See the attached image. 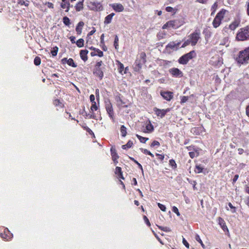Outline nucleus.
I'll list each match as a JSON object with an SVG mask.
<instances>
[{"label":"nucleus","instance_id":"29","mask_svg":"<svg viewBox=\"0 0 249 249\" xmlns=\"http://www.w3.org/2000/svg\"><path fill=\"white\" fill-rule=\"evenodd\" d=\"M132 144L133 142L129 140L128 141L126 144L123 145L122 147L124 149H126L127 148H130L132 146Z\"/></svg>","mask_w":249,"mask_h":249},{"label":"nucleus","instance_id":"8","mask_svg":"<svg viewBox=\"0 0 249 249\" xmlns=\"http://www.w3.org/2000/svg\"><path fill=\"white\" fill-rule=\"evenodd\" d=\"M189 38L191 42V45L195 46L200 38L199 33L195 32L189 36Z\"/></svg>","mask_w":249,"mask_h":249},{"label":"nucleus","instance_id":"62","mask_svg":"<svg viewBox=\"0 0 249 249\" xmlns=\"http://www.w3.org/2000/svg\"><path fill=\"white\" fill-rule=\"evenodd\" d=\"M166 10L167 12H171L174 10V9L171 7L168 6L166 8Z\"/></svg>","mask_w":249,"mask_h":249},{"label":"nucleus","instance_id":"58","mask_svg":"<svg viewBox=\"0 0 249 249\" xmlns=\"http://www.w3.org/2000/svg\"><path fill=\"white\" fill-rule=\"evenodd\" d=\"M103 64V62L102 61L97 62L95 66V68H101V66H102Z\"/></svg>","mask_w":249,"mask_h":249},{"label":"nucleus","instance_id":"33","mask_svg":"<svg viewBox=\"0 0 249 249\" xmlns=\"http://www.w3.org/2000/svg\"><path fill=\"white\" fill-rule=\"evenodd\" d=\"M203 169V168L200 165H196V166L195 172L196 173H200L202 172Z\"/></svg>","mask_w":249,"mask_h":249},{"label":"nucleus","instance_id":"5","mask_svg":"<svg viewBox=\"0 0 249 249\" xmlns=\"http://www.w3.org/2000/svg\"><path fill=\"white\" fill-rule=\"evenodd\" d=\"M226 12V10L223 9L217 13L213 22V25L214 28H217L220 25Z\"/></svg>","mask_w":249,"mask_h":249},{"label":"nucleus","instance_id":"50","mask_svg":"<svg viewBox=\"0 0 249 249\" xmlns=\"http://www.w3.org/2000/svg\"><path fill=\"white\" fill-rule=\"evenodd\" d=\"M53 104L55 106H59L61 103L60 102V100L58 99H55L53 101Z\"/></svg>","mask_w":249,"mask_h":249},{"label":"nucleus","instance_id":"54","mask_svg":"<svg viewBox=\"0 0 249 249\" xmlns=\"http://www.w3.org/2000/svg\"><path fill=\"white\" fill-rule=\"evenodd\" d=\"M89 99L91 103H95V96L93 94H91L89 96Z\"/></svg>","mask_w":249,"mask_h":249},{"label":"nucleus","instance_id":"6","mask_svg":"<svg viewBox=\"0 0 249 249\" xmlns=\"http://www.w3.org/2000/svg\"><path fill=\"white\" fill-rule=\"evenodd\" d=\"M89 7L91 10L95 11H100L103 10V6L100 2L93 1H90Z\"/></svg>","mask_w":249,"mask_h":249},{"label":"nucleus","instance_id":"32","mask_svg":"<svg viewBox=\"0 0 249 249\" xmlns=\"http://www.w3.org/2000/svg\"><path fill=\"white\" fill-rule=\"evenodd\" d=\"M63 21L64 24L66 26H69L71 24L69 18L66 16L63 17Z\"/></svg>","mask_w":249,"mask_h":249},{"label":"nucleus","instance_id":"1","mask_svg":"<svg viewBox=\"0 0 249 249\" xmlns=\"http://www.w3.org/2000/svg\"><path fill=\"white\" fill-rule=\"evenodd\" d=\"M235 60L240 64L246 65L248 64L249 62V47L240 51Z\"/></svg>","mask_w":249,"mask_h":249},{"label":"nucleus","instance_id":"10","mask_svg":"<svg viewBox=\"0 0 249 249\" xmlns=\"http://www.w3.org/2000/svg\"><path fill=\"white\" fill-rule=\"evenodd\" d=\"M180 44V42H179L177 43H175V42H171L166 46V48L167 51H168L169 49L176 51L178 49V47Z\"/></svg>","mask_w":249,"mask_h":249},{"label":"nucleus","instance_id":"64","mask_svg":"<svg viewBox=\"0 0 249 249\" xmlns=\"http://www.w3.org/2000/svg\"><path fill=\"white\" fill-rule=\"evenodd\" d=\"M246 110V114L249 117V105L247 107Z\"/></svg>","mask_w":249,"mask_h":249},{"label":"nucleus","instance_id":"13","mask_svg":"<svg viewBox=\"0 0 249 249\" xmlns=\"http://www.w3.org/2000/svg\"><path fill=\"white\" fill-rule=\"evenodd\" d=\"M112 8L117 12H121L124 11V7L122 4L114 3L111 5Z\"/></svg>","mask_w":249,"mask_h":249},{"label":"nucleus","instance_id":"59","mask_svg":"<svg viewBox=\"0 0 249 249\" xmlns=\"http://www.w3.org/2000/svg\"><path fill=\"white\" fill-rule=\"evenodd\" d=\"M69 39H70L71 42L72 43H75V37L74 36H71L69 37Z\"/></svg>","mask_w":249,"mask_h":249},{"label":"nucleus","instance_id":"47","mask_svg":"<svg viewBox=\"0 0 249 249\" xmlns=\"http://www.w3.org/2000/svg\"><path fill=\"white\" fill-rule=\"evenodd\" d=\"M172 211H173V212L176 213L177 214L178 216L180 215V213H179V212L178 211V209L176 207L174 206L173 207Z\"/></svg>","mask_w":249,"mask_h":249},{"label":"nucleus","instance_id":"19","mask_svg":"<svg viewBox=\"0 0 249 249\" xmlns=\"http://www.w3.org/2000/svg\"><path fill=\"white\" fill-rule=\"evenodd\" d=\"M110 152L112 160L115 163H117L118 161H117V160L119 158V156H118L115 149H113V148H111L110 149Z\"/></svg>","mask_w":249,"mask_h":249},{"label":"nucleus","instance_id":"17","mask_svg":"<svg viewBox=\"0 0 249 249\" xmlns=\"http://www.w3.org/2000/svg\"><path fill=\"white\" fill-rule=\"evenodd\" d=\"M89 51L87 50H82L80 52V55L81 58L84 61H86L88 60L87 54Z\"/></svg>","mask_w":249,"mask_h":249},{"label":"nucleus","instance_id":"60","mask_svg":"<svg viewBox=\"0 0 249 249\" xmlns=\"http://www.w3.org/2000/svg\"><path fill=\"white\" fill-rule=\"evenodd\" d=\"M96 32V30L94 28H93V30H91V31H90L88 34V36H91L95 32Z\"/></svg>","mask_w":249,"mask_h":249},{"label":"nucleus","instance_id":"48","mask_svg":"<svg viewBox=\"0 0 249 249\" xmlns=\"http://www.w3.org/2000/svg\"><path fill=\"white\" fill-rule=\"evenodd\" d=\"M157 226L160 229H161L162 230H163L165 231L168 232V231H171L170 229L168 227H161L160 226H158L157 225Z\"/></svg>","mask_w":249,"mask_h":249},{"label":"nucleus","instance_id":"63","mask_svg":"<svg viewBox=\"0 0 249 249\" xmlns=\"http://www.w3.org/2000/svg\"><path fill=\"white\" fill-rule=\"evenodd\" d=\"M47 6L49 8H53V4L52 3H51V2H48L47 3Z\"/></svg>","mask_w":249,"mask_h":249},{"label":"nucleus","instance_id":"37","mask_svg":"<svg viewBox=\"0 0 249 249\" xmlns=\"http://www.w3.org/2000/svg\"><path fill=\"white\" fill-rule=\"evenodd\" d=\"M189 154L190 157L193 159L195 157L198 156L199 152L197 151H196L195 152H190Z\"/></svg>","mask_w":249,"mask_h":249},{"label":"nucleus","instance_id":"2","mask_svg":"<svg viewBox=\"0 0 249 249\" xmlns=\"http://www.w3.org/2000/svg\"><path fill=\"white\" fill-rule=\"evenodd\" d=\"M146 54L144 53H141L137 58L133 66L134 70L135 71L139 72L142 66L146 62Z\"/></svg>","mask_w":249,"mask_h":249},{"label":"nucleus","instance_id":"45","mask_svg":"<svg viewBox=\"0 0 249 249\" xmlns=\"http://www.w3.org/2000/svg\"><path fill=\"white\" fill-rule=\"evenodd\" d=\"M130 159L133 161L135 163H136V164H137L138 165V167L142 170V165L139 163L137 160H136L133 158H131V157H129Z\"/></svg>","mask_w":249,"mask_h":249},{"label":"nucleus","instance_id":"24","mask_svg":"<svg viewBox=\"0 0 249 249\" xmlns=\"http://www.w3.org/2000/svg\"><path fill=\"white\" fill-rule=\"evenodd\" d=\"M83 2L84 0L78 2L75 6L76 11L79 12L83 9Z\"/></svg>","mask_w":249,"mask_h":249},{"label":"nucleus","instance_id":"36","mask_svg":"<svg viewBox=\"0 0 249 249\" xmlns=\"http://www.w3.org/2000/svg\"><path fill=\"white\" fill-rule=\"evenodd\" d=\"M195 239L199 243H200L202 247L203 248V249H205V245H204V244L203 243L202 240H201L199 236L198 235V234H196V237H195Z\"/></svg>","mask_w":249,"mask_h":249},{"label":"nucleus","instance_id":"52","mask_svg":"<svg viewBox=\"0 0 249 249\" xmlns=\"http://www.w3.org/2000/svg\"><path fill=\"white\" fill-rule=\"evenodd\" d=\"M146 129L148 130V131H151V130H153V126L151 124H148L146 126Z\"/></svg>","mask_w":249,"mask_h":249},{"label":"nucleus","instance_id":"22","mask_svg":"<svg viewBox=\"0 0 249 249\" xmlns=\"http://www.w3.org/2000/svg\"><path fill=\"white\" fill-rule=\"evenodd\" d=\"M169 25L170 27L173 28H177L179 26V24L178 23L177 20H170L167 22V25Z\"/></svg>","mask_w":249,"mask_h":249},{"label":"nucleus","instance_id":"12","mask_svg":"<svg viewBox=\"0 0 249 249\" xmlns=\"http://www.w3.org/2000/svg\"><path fill=\"white\" fill-rule=\"evenodd\" d=\"M93 74L98 76L100 79H102L104 76V73L102 68H94L93 70Z\"/></svg>","mask_w":249,"mask_h":249},{"label":"nucleus","instance_id":"3","mask_svg":"<svg viewBox=\"0 0 249 249\" xmlns=\"http://www.w3.org/2000/svg\"><path fill=\"white\" fill-rule=\"evenodd\" d=\"M236 39L242 41L249 40V25L239 29L236 34Z\"/></svg>","mask_w":249,"mask_h":249},{"label":"nucleus","instance_id":"18","mask_svg":"<svg viewBox=\"0 0 249 249\" xmlns=\"http://www.w3.org/2000/svg\"><path fill=\"white\" fill-rule=\"evenodd\" d=\"M84 25V23L83 21H80L77 25L75 30L77 35H81L83 27Z\"/></svg>","mask_w":249,"mask_h":249},{"label":"nucleus","instance_id":"55","mask_svg":"<svg viewBox=\"0 0 249 249\" xmlns=\"http://www.w3.org/2000/svg\"><path fill=\"white\" fill-rule=\"evenodd\" d=\"M182 243L186 248H189V243L187 242V241L184 238H183Z\"/></svg>","mask_w":249,"mask_h":249},{"label":"nucleus","instance_id":"27","mask_svg":"<svg viewBox=\"0 0 249 249\" xmlns=\"http://www.w3.org/2000/svg\"><path fill=\"white\" fill-rule=\"evenodd\" d=\"M91 50H93L95 52H96L97 53V55H98L99 57H102L103 56V53L101 50H100L98 49L95 48L93 47H91L89 48Z\"/></svg>","mask_w":249,"mask_h":249},{"label":"nucleus","instance_id":"46","mask_svg":"<svg viewBox=\"0 0 249 249\" xmlns=\"http://www.w3.org/2000/svg\"><path fill=\"white\" fill-rule=\"evenodd\" d=\"M115 174L117 175L120 174L122 173V169L120 167H116L115 169Z\"/></svg>","mask_w":249,"mask_h":249},{"label":"nucleus","instance_id":"20","mask_svg":"<svg viewBox=\"0 0 249 249\" xmlns=\"http://www.w3.org/2000/svg\"><path fill=\"white\" fill-rule=\"evenodd\" d=\"M60 6L63 9L66 8V10L65 11L66 12H68L70 10V8L71 7V4L69 3V2H67V1L63 2V1H62V2L60 3Z\"/></svg>","mask_w":249,"mask_h":249},{"label":"nucleus","instance_id":"56","mask_svg":"<svg viewBox=\"0 0 249 249\" xmlns=\"http://www.w3.org/2000/svg\"><path fill=\"white\" fill-rule=\"evenodd\" d=\"M228 205H229V206L231 209H232V213H235V212H236V210H235L236 208H235V207H234V206H233V205H232V204H231V203H230H230H229Z\"/></svg>","mask_w":249,"mask_h":249},{"label":"nucleus","instance_id":"35","mask_svg":"<svg viewBox=\"0 0 249 249\" xmlns=\"http://www.w3.org/2000/svg\"><path fill=\"white\" fill-rule=\"evenodd\" d=\"M34 64L35 65H36V66L39 65L41 63L40 58L38 56H36L34 59Z\"/></svg>","mask_w":249,"mask_h":249},{"label":"nucleus","instance_id":"9","mask_svg":"<svg viewBox=\"0 0 249 249\" xmlns=\"http://www.w3.org/2000/svg\"><path fill=\"white\" fill-rule=\"evenodd\" d=\"M161 96L166 100L170 101L173 97V93L171 91H160Z\"/></svg>","mask_w":249,"mask_h":249},{"label":"nucleus","instance_id":"16","mask_svg":"<svg viewBox=\"0 0 249 249\" xmlns=\"http://www.w3.org/2000/svg\"><path fill=\"white\" fill-rule=\"evenodd\" d=\"M218 223L224 231H227V232H229V230L226 225L225 221L220 217L218 218Z\"/></svg>","mask_w":249,"mask_h":249},{"label":"nucleus","instance_id":"14","mask_svg":"<svg viewBox=\"0 0 249 249\" xmlns=\"http://www.w3.org/2000/svg\"><path fill=\"white\" fill-rule=\"evenodd\" d=\"M170 110V108L166 109H160L157 108V116H160L161 118L163 117Z\"/></svg>","mask_w":249,"mask_h":249},{"label":"nucleus","instance_id":"41","mask_svg":"<svg viewBox=\"0 0 249 249\" xmlns=\"http://www.w3.org/2000/svg\"><path fill=\"white\" fill-rule=\"evenodd\" d=\"M157 204L162 211L165 212L166 211V207L165 205H162L160 203H158Z\"/></svg>","mask_w":249,"mask_h":249},{"label":"nucleus","instance_id":"25","mask_svg":"<svg viewBox=\"0 0 249 249\" xmlns=\"http://www.w3.org/2000/svg\"><path fill=\"white\" fill-rule=\"evenodd\" d=\"M116 102H117V104L119 106H122L123 107H127V105H124L125 102H124L121 98L120 96H118L116 98Z\"/></svg>","mask_w":249,"mask_h":249},{"label":"nucleus","instance_id":"44","mask_svg":"<svg viewBox=\"0 0 249 249\" xmlns=\"http://www.w3.org/2000/svg\"><path fill=\"white\" fill-rule=\"evenodd\" d=\"M124 70V66L123 64L121 63H119V67H118V70L120 73H122L123 71Z\"/></svg>","mask_w":249,"mask_h":249},{"label":"nucleus","instance_id":"11","mask_svg":"<svg viewBox=\"0 0 249 249\" xmlns=\"http://www.w3.org/2000/svg\"><path fill=\"white\" fill-rule=\"evenodd\" d=\"M169 72L174 76L181 77L183 73L178 69L174 68L169 70Z\"/></svg>","mask_w":249,"mask_h":249},{"label":"nucleus","instance_id":"7","mask_svg":"<svg viewBox=\"0 0 249 249\" xmlns=\"http://www.w3.org/2000/svg\"><path fill=\"white\" fill-rule=\"evenodd\" d=\"M105 107L106 110L109 115V116L111 118L113 119L114 112L113 110V107L112 104L109 99H107L105 101Z\"/></svg>","mask_w":249,"mask_h":249},{"label":"nucleus","instance_id":"40","mask_svg":"<svg viewBox=\"0 0 249 249\" xmlns=\"http://www.w3.org/2000/svg\"><path fill=\"white\" fill-rule=\"evenodd\" d=\"M141 151L145 154H147V155H150L152 157H154V155L153 154H152L149 151H148V150L146 149H143V148H141Z\"/></svg>","mask_w":249,"mask_h":249},{"label":"nucleus","instance_id":"4","mask_svg":"<svg viewBox=\"0 0 249 249\" xmlns=\"http://www.w3.org/2000/svg\"><path fill=\"white\" fill-rule=\"evenodd\" d=\"M196 56V53L195 51H192L180 57L178 59V62L181 64H186L190 59L195 57Z\"/></svg>","mask_w":249,"mask_h":249},{"label":"nucleus","instance_id":"51","mask_svg":"<svg viewBox=\"0 0 249 249\" xmlns=\"http://www.w3.org/2000/svg\"><path fill=\"white\" fill-rule=\"evenodd\" d=\"M217 2H215L213 5V6H212V8H211V10H213V12H215V10L217 7Z\"/></svg>","mask_w":249,"mask_h":249},{"label":"nucleus","instance_id":"23","mask_svg":"<svg viewBox=\"0 0 249 249\" xmlns=\"http://www.w3.org/2000/svg\"><path fill=\"white\" fill-rule=\"evenodd\" d=\"M114 15H115V14L114 13H112L110 14L109 15H107V17H106V18H105L104 24H108L111 23L112 18Z\"/></svg>","mask_w":249,"mask_h":249},{"label":"nucleus","instance_id":"53","mask_svg":"<svg viewBox=\"0 0 249 249\" xmlns=\"http://www.w3.org/2000/svg\"><path fill=\"white\" fill-rule=\"evenodd\" d=\"M143 219L145 222V223L148 226H150V223L148 220V219L147 218V217L146 216H143Z\"/></svg>","mask_w":249,"mask_h":249},{"label":"nucleus","instance_id":"30","mask_svg":"<svg viewBox=\"0 0 249 249\" xmlns=\"http://www.w3.org/2000/svg\"><path fill=\"white\" fill-rule=\"evenodd\" d=\"M67 63L69 66H71L73 68H76L77 67V65L74 62V61L72 58L68 59V62Z\"/></svg>","mask_w":249,"mask_h":249},{"label":"nucleus","instance_id":"57","mask_svg":"<svg viewBox=\"0 0 249 249\" xmlns=\"http://www.w3.org/2000/svg\"><path fill=\"white\" fill-rule=\"evenodd\" d=\"M188 99V97L187 96H183L181 100V103H185Z\"/></svg>","mask_w":249,"mask_h":249},{"label":"nucleus","instance_id":"39","mask_svg":"<svg viewBox=\"0 0 249 249\" xmlns=\"http://www.w3.org/2000/svg\"><path fill=\"white\" fill-rule=\"evenodd\" d=\"M169 164L173 169H175L177 167V164L174 160H169Z\"/></svg>","mask_w":249,"mask_h":249},{"label":"nucleus","instance_id":"43","mask_svg":"<svg viewBox=\"0 0 249 249\" xmlns=\"http://www.w3.org/2000/svg\"><path fill=\"white\" fill-rule=\"evenodd\" d=\"M97 109H98V107L96 105V102L92 103V105L90 107V110L93 111V110H97Z\"/></svg>","mask_w":249,"mask_h":249},{"label":"nucleus","instance_id":"61","mask_svg":"<svg viewBox=\"0 0 249 249\" xmlns=\"http://www.w3.org/2000/svg\"><path fill=\"white\" fill-rule=\"evenodd\" d=\"M238 177H239V176L238 175H236L234 176V178L232 179V183H235L236 181V180L238 178Z\"/></svg>","mask_w":249,"mask_h":249},{"label":"nucleus","instance_id":"42","mask_svg":"<svg viewBox=\"0 0 249 249\" xmlns=\"http://www.w3.org/2000/svg\"><path fill=\"white\" fill-rule=\"evenodd\" d=\"M164 158V155L157 153V159L160 160L161 161H162L163 160Z\"/></svg>","mask_w":249,"mask_h":249},{"label":"nucleus","instance_id":"28","mask_svg":"<svg viewBox=\"0 0 249 249\" xmlns=\"http://www.w3.org/2000/svg\"><path fill=\"white\" fill-rule=\"evenodd\" d=\"M84 40L83 38H80L76 42V45L79 47V48H81L82 47L84 46Z\"/></svg>","mask_w":249,"mask_h":249},{"label":"nucleus","instance_id":"34","mask_svg":"<svg viewBox=\"0 0 249 249\" xmlns=\"http://www.w3.org/2000/svg\"><path fill=\"white\" fill-rule=\"evenodd\" d=\"M58 51V48L56 46L53 47V50L51 51V54L53 56H55L57 55Z\"/></svg>","mask_w":249,"mask_h":249},{"label":"nucleus","instance_id":"26","mask_svg":"<svg viewBox=\"0 0 249 249\" xmlns=\"http://www.w3.org/2000/svg\"><path fill=\"white\" fill-rule=\"evenodd\" d=\"M120 131H121V135L122 137H124L126 136V134H127V131H126V128L124 125H121V128H120Z\"/></svg>","mask_w":249,"mask_h":249},{"label":"nucleus","instance_id":"15","mask_svg":"<svg viewBox=\"0 0 249 249\" xmlns=\"http://www.w3.org/2000/svg\"><path fill=\"white\" fill-rule=\"evenodd\" d=\"M6 230H7V232L5 231L4 233H1L0 234V236L1 238L8 240L12 237L13 234L12 233H9L10 231H9L8 229H6Z\"/></svg>","mask_w":249,"mask_h":249},{"label":"nucleus","instance_id":"31","mask_svg":"<svg viewBox=\"0 0 249 249\" xmlns=\"http://www.w3.org/2000/svg\"><path fill=\"white\" fill-rule=\"evenodd\" d=\"M136 137L139 139L140 141L142 143H145L148 140V138L143 137L138 134L136 135Z\"/></svg>","mask_w":249,"mask_h":249},{"label":"nucleus","instance_id":"38","mask_svg":"<svg viewBox=\"0 0 249 249\" xmlns=\"http://www.w3.org/2000/svg\"><path fill=\"white\" fill-rule=\"evenodd\" d=\"M118 41H119L118 37L117 35H116L115 36V39H114V45L116 50H118V46H119Z\"/></svg>","mask_w":249,"mask_h":249},{"label":"nucleus","instance_id":"21","mask_svg":"<svg viewBox=\"0 0 249 249\" xmlns=\"http://www.w3.org/2000/svg\"><path fill=\"white\" fill-rule=\"evenodd\" d=\"M239 20H235L229 25V28L231 30H234L239 26Z\"/></svg>","mask_w":249,"mask_h":249},{"label":"nucleus","instance_id":"49","mask_svg":"<svg viewBox=\"0 0 249 249\" xmlns=\"http://www.w3.org/2000/svg\"><path fill=\"white\" fill-rule=\"evenodd\" d=\"M84 111L85 112V115L87 117L89 118V119H92V118L94 119V115L90 114V113H87L85 110H84Z\"/></svg>","mask_w":249,"mask_h":249}]
</instances>
